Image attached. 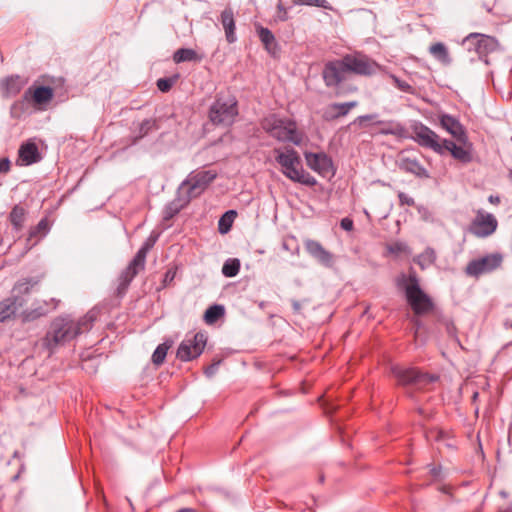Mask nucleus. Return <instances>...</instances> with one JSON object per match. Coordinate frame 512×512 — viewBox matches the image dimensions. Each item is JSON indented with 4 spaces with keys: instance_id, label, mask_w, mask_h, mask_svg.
Here are the masks:
<instances>
[{
    "instance_id": "1",
    "label": "nucleus",
    "mask_w": 512,
    "mask_h": 512,
    "mask_svg": "<svg viewBox=\"0 0 512 512\" xmlns=\"http://www.w3.org/2000/svg\"><path fill=\"white\" fill-rule=\"evenodd\" d=\"M381 66L361 52L345 54L339 59L324 64L322 78L328 88H337L348 79L350 74L357 76L374 75Z\"/></svg>"
},
{
    "instance_id": "2",
    "label": "nucleus",
    "mask_w": 512,
    "mask_h": 512,
    "mask_svg": "<svg viewBox=\"0 0 512 512\" xmlns=\"http://www.w3.org/2000/svg\"><path fill=\"white\" fill-rule=\"evenodd\" d=\"M95 319L96 314L93 311H89L78 320H74L68 315L57 317L51 323L50 330L43 339V346L53 352L59 345H63L79 334L89 331Z\"/></svg>"
},
{
    "instance_id": "3",
    "label": "nucleus",
    "mask_w": 512,
    "mask_h": 512,
    "mask_svg": "<svg viewBox=\"0 0 512 512\" xmlns=\"http://www.w3.org/2000/svg\"><path fill=\"white\" fill-rule=\"evenodd\" d=\"M398 289L402 290L409 306L415 315H424L434 309L432 298L422 290L417 274L412 271L409 274L401 273L395 279Z\"/></svg>"
},
{
    "instance_id": "4",
    "label": "nucleus",
    "mask_w": 512,
    "mask_h": 512,
    "mask_svg": "<svg viewBox=\"0 0 512 512\" xmlns=\"http://www.w3.org/2000/svg\"><path fill=\"white\" fill-rule=\"evenodd\" d=\"M260 125L270 137L279 142L292 143L296 146L303 143L304 132L292 118L269 114L261 120Z\"/></svg>"
},
{
    "instance_id": "5",
    "label": "nucleus",
    "mask_w": 512,
    "mask_h": 512,
    "mask_svg": "<svg viewBox=\"0 0 512 512\" xmlns=\"http://www.w3.org/2000/svg\"><path fill=\"white\" fill-rule=\"evenodd\" d=\"M273 152L275 161L279 164L280 170L286 178L309 187L317 184V180L304 170L300 155L295 149L289 147L275 148Z\"/></svg>"
},
{
    "instance_id": "6",
    "label": "nucleus",
    "mask_w": 512,
    "mask_h": 512,
    "mask_svg": "<svg viewBox=\"0 0 512 512\" xmlns=\"http://www.w3.org/2000/svg\"><path fill=\"white\" fill-rule=\"evenodd\" d=\"M238 116V101L231 94L219 93L208 111V118L215 126L229 127Z\"/></svg>"
},
{
    "instance_id": "7",
    "label": "nucleus",
    "mask_w": 512,
    "mask_h": 512,
    "mask_svg": "<svg viewBox=\"0 0 512 512\" xmlns=\"http://www.w3.org/2000/svg\"><path fill=\"white\" fill-rule=\"evenodd\" d=\"M391 373L400 386L423 390L438 380V376L421 371L416 367L393 366Z\"/></svg>"
},
{
    "instance_id": "8",
    "label": "nucleus",
    "mask_w": 512,
    "mask_h": 512,
    "mask_svg": "<svg viewBox=\"0 0 512 512\" xmlns=\"http://www.w3.org/2000/svg\"><path fill=\"white\" fill-rule=\"evenodd\" d=\"M215 178L216 173L211 170L190 173L178 189V194L183 196V204L201 195Z\"/></svg>"
},
{
    "instance_id": "9",
    "label": "nucleus",
    "mask_w": 512,
    "mask_h": 512,
    "mask_svg": "<svg viewBox=\"0 0 512 512\" xmlns=\"http://www.w3.org/2000/svg\"><path fill=\"white\" fill-rule=\"evenodd\" d=\"M147 251V245L140 248L128 266L118 276L116 287V295L118 297H122L126 294L133 279L140 271L144 270Z\"/></svg>"
},
{
    "instance_id": "10",
    "label": "nucleus",
    "mask_w": 512,
    "mask_h": 512,
    "mask_svg": "<svg viewBox=\"0 0 512 512\" xmlns=\"http://www.w3.org/2000/svg\"><path fill=\"white\" fill-rule=\"evenodd\" d=\"M206 343L207 336L203 332L186 335L177 349V358L184 362L198 358L204 351Z\"/></svg>"
},
{
    "instance_id": "11",
    "label": "nucleus",
    "mask_w": 512,
    "mask_h": 512,
    "mask_svg": "<svg viewBox=\"0 0 512 512\" xmlns=\"http://www.w3.org/2000/svg\"><path fill=\"white\" fill-rule=\"evenodd\" d=\"M412 139L424 148L431 149L432 151L442 155L443 140L428 126L421 122H415L411 126Z\"/></svg>"
},
{
    "instance_id": "12",
    "label": "nucleus",
    "mask_w": 512,
    "mask_h": 512,
    "mask_svg": "<svg viewBox=\"0 0 512 512\" xmlns=\"http://www.w3.org/2000/svg\"><path fill=\"white\" fill-rule=\"evenodd\" d=\"M502 262L503 257L500 253L488 254L470 261L465 268V273L468 276L478 278L481 275L495 271L501 266Z\"/></svg>"
},
{
    "instance_id": "13",
    "label": "nucleus",
    "mask_w": 512,
    "mask_h": 512,
    "mask_svg": "<svg viewBox=\"0 0 512 512\" xmlns=\"http://www.w3.org/2000/svg\"><path fill=\"white\" fill-rule=\"evenodd\" d=\"M497 227L498 221L495 216L479 209L470 224L469 231L478 238H486L491 236L497 230Z\"/></svg>"
},
{
    "instance_id": "14",
    "label": "nucleus",
    "mask_w": 512,
    "mask_h": 512,
    "mask_svg": "<svg viewBox=\"0 0 512 512\" xmlns=\"http://www.w3.org/2000/svg\"><path fill=\"white\" fill-rule=\"evenodd\" d=\"M442 155L446 152H450L452 157L461 163L467 164L472 162V144L467 139L466 144L457 145L451 140L444 139L442 145Z\"/></svg>"
},
{
    "instance_id": "15",
    "label": "nucleus",
    "mask_w": 512,
    "mask_h": 512,
    "mask_svg": "<svg viewBox=\"0 0 512 512\" xmlns=\"http://www.w3.org/2000/svg\"><path fill=\"white\" fill-rule=\"evenodd\" d=\"M305 160L310 169L317 172L321 176L332 174L333 164L331 158L323 153H305Z\"/></svg>"
},
{
    "instance_id": "16",
    "label": "nucleus",
    "mask_w": 512,
    "mask_h": 512,
    "mask_svg": "<svg viewBox=\"0 0 512 512\" xmlns=\"http://www.w3.org/2000/svg\"><path fill=\"white\" fill-rule=\"evenodd\" d=\"M440 124L443 129L452 135L460 144L467 143V133L464 126L453 116L443 114L440 116Z\"/></svg>"
},
{
    "instance_id": "17",
    "label": "nucleus",
    "mask_w": 512,
    "mask_h": 512,
    "mask_svg": "<svg viewBox=\"0 0 512 512\" xmlns=\"http://www.w3.org/2000/svg\"><path fill=\"white\" fill-rule=\"evenodd\" d=\"M466 41L473 42L476 52L482 56L494 52L498 48V41L491 36L471 33L466 37Z\"/></svg>"
},
{
    "instance_id": "18",
    "label": "nucleus",
    "mask_w": 512,
    "mask_h": 512,
    "mask_svg": "<svg viewBox=\"0 0 512 512\" xmlns=\"http://www.w3.org/2000/svg\"><path fill=\"white\" fill-rule=\"evenodd\" d=\"M304 247L307 253L325 266L333 264V255L327 251L320 242L312 239L304 241Z\"/></svg>"
},
{
    "instance_id": "19",
    "label": "nucleus",
    "mask_w": 512,
    "mask_h": 512,
    "mask_svg": "<svg viewBox=\"0 0 512 512\" xmlns=\"http://www.w3.org/2000/svg\"><path fill=\"white\" fill-rule=\"evenodd\" d=\"M54 97V91L48 86H31L25 93V100L32 101L35 105H43L50 102Z\"/></svg>"
},
{
    "instance_id": "20",
    "label": "nucleus",
    "mask_w": 512,
    "mask_h": 512,
    "mask_svg": "<svg viewBox=\"0 0 512 512\" xmlns=\"http://www.w3.org/2000/svg\"><path fill=\"white\" fill-rule=\"evenodd\" d=\"M41 156L37 145L28 141L23 143L18 151L17 163L22 166H29L40 161Z\"/></svg>"
},
{
    "instance_id": "21",
    "label": "nucleus",
    "mask_w": 512,
    "mask_h": 512,
    "mask_svg": "<svg viewBox=\"0 0 512 512\" xmlns=\"http://www.w3.org/2000/svg\"><path fill=\"white\" fill-rule=\"evenodd\" d=\"M357 105V101L332 103L325 108L323 112V118L327 121H331L340 117H344L350 112L351 109L357 107Z\"/></svg>"
},
{
    "instance_id": "22",
    "label": "nucleus",
    "mask_w": 512,
    "mask_h": 512,
    "mask_svg": "<svg viewBox=\"0 0 512 512\" xmlns=\"http://www.w3.org/2000/svg\"><path fill=\"white\" fill-rule=\"evenodd\" d=\"M400 170L413 174L419 178H429V173L425 167L415 158L401 157L398 162Z\"/></svg>"
},
{
    "instance_id": "23",
    "label": "nucleus",
    "mask_w": 512,
    "mask_h": 512,
    "mask_svg": "<svg viewBox=\"0 0 512 512\" xmlns=\"http://www.w3.org/2000/svg\"><path fill=\"white\" fill-rule=\"evenodd\" d=\"M220 21L225 31L226 40L229 43H234L237 37L233 10L231 8L224 9L220 15Z\"/></svg>"
},
{
    "instance_id": "24",
    "label": "nucleus",
    "mask_w": 512,
    "mask_h": 512,
    "mask_svg": "<svg viewBox=\"0 0 512 512\" xmlns=\"http://www.w3.org/2000/svg\"><path fill=\"white\" fill-rule=\"evenodd\" d=\"M26 83L27 81L18 75L7 77L1 83L3 95L5 97L17 95Z\"/></svg>"
},
{
    "instance_id": "25",
    "label": "nucleus",
    "mask_w": 512,
    "mask_h": 512,
    "mask_svg": "<svg viewBox=\"0 0 512 512\" xmlns=\"http://www.w3.org/2000/svg\"><path fill=\"white\" fill-rule=\"evenodd\" d=\"M255 29L266 51L274 56L278 50L274 34L268 28H265L260 24H255Z\"/></svg>"
},
{
    "instance_id": "26",
    "label": "nucleus",
    "mask_w": 512,
    "mask_h": 512,
    "mask_svg": "<svg viewBox=\"0 0 512 512\" xmlns=\"http://www.w3.org/2000/svg\"><path fill=\"white\" fill-rule=\"evenodd\" d=\"M375 125L379 126V130L377 132H373L372 135L382 134L401 137L405 133L403 125L393 120L375 121Z\"/></svg>"
},
{
    "instance_id": "27",
    "label": "nucleus",
    "mask_w": 512,
    "mask_h": 512,
    "mask_svg": "<svg viewBox=\"0 0 512 512\" xmlns=\"http://www.w3.org/2000/svg\"><path fill=\"white\" fill-rule=\"evenodd\" d=\"M22 306L17 297H9L0 302V323L15 315L18 307Z\"/></svg>"
},
{
    "instance_id": "28",
    "label": "nucleus",
    "mask_w": 512,
    "mask_h": 512,
    "mask_svg": "<svg viewBox=\"0 0 512 512\" xmlns=\"http://www.w3.org/2000/svg\"><path fill=\"white\" fill-rule=\"evenodd\" d=\"M201 60L202 56L191 48H180L173 54V61L177 64L182 62H199Z\"/></svg>"
},
{
    "instance_id": "29",
    "label": "nucleus",
    "mask_w": 512,
    "mask_h": 512,
    "mask_svg": "<svg viewBox=\"0 0 512 512\" xmlns=\"http://www.w3.org/2000/svg\"><path fill=\"white\" fill-rule=\"evenodd\" d=\"M430 54L443 65H449L451 58L445 44L437 42L429 47Z\"/></svg>"
},
{
    "instance_id": "30",
    "label": "nucleus",
    "mask_w": 512,
    "mask_h": 512,
    "mask_svg": "<svg viewBox=\"0 0 512 512\" xmlns=\"http://www.w3.org/2000/svg\"><path fill=\"white\" fill-rule=\"evenodd\" d=\"M436 261V252L428 247L416 259V263L422 268H426Z\"/></svg>"
},
{
    "instance_id": "31",
    "label": "nucleus",
    "mask_w": 512,
    "mask_h": 512,
    "mask_svg": "<svg viewBox=\"0 0 512 512\" xmlns=\"http://www.w3.org/2000/svg\"><path fill=\"white\" fill-rule=\"evenodd\" d=\"M25 209L21 206L16 205L10 213V221L16 230H20L23 227L25 220Z\"/></svg>"
},
{
    "instance_id": "32",
    "label": "nucleus",
    "mask_w": 512,
    "mask_h": 512,
    "mask_svg": "<svg viewBox=\"0 0 512 512\" xmlns=\"http://www.w3.org/2000/svg\"><path fill=\"white\" fill-rule=\"evenodd\" d=\"M224 314V308L221 305L210 306L204 314V320L208 324L215 323Z\"/></svg>"
},
{
    "instance_id": "33",
    "label": "nucleus",
    "mask_w": 512,
    "mask_h": 512,
    "mask_svg": "<svg viewBox=\"0 0 512 512\" xmlns=\"http://www.w3.org/2000/svg\"><path fill=\"white\" fill-rule=\"evenodd\" d=\"M240 261L236 258L228 259L222 267V273L226 277H234L239 273Z\"/></svg>"
},
{
    "instance_id": "34",
    "label": "nucleus",
    "mask_w": 512,
    "mask_h": 512,
    "mask_svg": "<svg viewBox=\"0 0 512 512\" xmlns=\"http://www.w3.org/2000/svg\"><path fill=\"white\" fill-rule=\"evenodd\" d=\"M292 3L298 6H314L326 10H334L333 6L327 0H292Z\"/></svg>"
},
{
    "instance_id": "35",
    "label": "nucleus",
    "mask_w": 512,
    "mask_h": 512,
    "mask_svg": "<svg viewBox=\"0 0 512 512\" xmlns=\"http://www.w3.org/2000/svg\"><path fill=\"white\" fill-rule=\"evenodd\" d=\"M183 196L178 194V199L176 201L171 202L165 209L164 218L166 220L172 218L176 215L184 206L187 204H183Z\"/></svg>"
},
{
    "instance_id": "36",
    "label": "nucleus",
    "mask_w": 512,
    "mask_h": 512,
    "mask_svg": "<svg viewBox=\"0 0 512 512\" xmlns=\"http://www.w3.org/2000/svg\"><path fill=\"white\" fill-rule=\"evenodd\" d=\"M169 348L170 345L167 343L158 345L152 354V362L157 366L161 365L165 361Z\"/></svg>"
},
{
    "instance_id": "37",
    "label": "nucleus",
    "mask_w": 512,
    "mask_h": 512,
    "mask_svg": "<svg viewBox=\"0 0 512 512\" xmlns=\"http://www.w3.org/2000/svg\"><path fill=\"white\" fill-rule=\"evenodd\" d=\"M236 216V212L233 210L227 211L219 220V231L221 233H227L232 225L233 219Z\"/></svg>"
},
{
    "instance_id": "38",
    "label": "nucleus",
    "mask_w": 512,
    "mask_h": 512,
    "mask_svg": "<svg viewBox=\"0 0 512 512\" xmlns=\"http://www.w3.org/2000/svg\"><path fill=\"white\" fill-rule=\"evenodd\" d=\"M397 89L408 94H415V89L406 81L401 80L394 74L389 76Z\"/></svg>"
},
{
    "instance_id": "39",
    "label": "nucleus",
    "mask_w": 512,
    "mask_h": 512,
    "mask_svg": "<svg viewBox=\"0 0 512 512\" xmlns=\"http://www.w3.org/2000/svg\"><path fill=\"white\" fill-rule=\"evenodd\" d=\"M375 121H380L377 114H367L358 116L353 124H358L360 127H367L368 125H375Z\"/></svg>"
},
{
    "instance_id": "40",
    "label": "nucleus",
    "mask_w": 512,
    "mask_h": 512,
    "mask_svg": "<svg viewBox=\"0 0 512 512\" xmlns=\"http://www.w3.org/2000/svg\"><path fill=\"white\" fill-rule=\"evenodd\" d=\"M26 102H29V100H25L23 97L21 100L13 103L10 109V113L13 118L19 119L23 115L26 109Z\"/></svg>"
},
{
    "instance_id": "41",
    "label": "nucleus",
    "mask_w": 512,
    "mask_h": 512,
    "mask_svg": "<svg viewBox=\"0 0 512 512\" xmlns=\"http://www.w3.org/2000/svg\"><path fill=\"white\" fill-rule=\"evenodd\" d=\"M49 230V224L47 219H41L39 223L30 231V238L36 237L37 235L44 236Z\"/></svg>"
},
{
    "instance_id": "42",
    "label": "nucleus",
    "mask_w": 512,
    "mask_h": 512,
    "mask_svg": "<svg viewBox=\"0 0 512 512\" xmlns=\"http://www.w3.org/2000/svg\"><path fill=\"white\" fill-rule=\"evenodd\" d=\"M47 313V310L39 307L33 310H26L23 312V320L24 321H33L41 316H44Z\"/></svg>"
},
{
    "instance_id": "43",
    "label": "nucleus",
    "mask_w": 512,
    "mask_h": 512,
    "mask_svg": "<svg viewBox=\"0 0 512 512\" xmlns=\"http://www.w3.org/2000/svg\"><path fill=\"white\" fill-rule=\"evenodd\" d=\"M47 313V310L39 307L33 310H26L23 312V320L24 321H33L41 316H44Z\"/></svg>"
},
{
    "instance_id": "44",
    "label": "nucleus",
    "mask_w": 512,
    "mask_h": 512,
    "mask_svg": "<svg viewBox=\"0 0 512 512\" xmlns=\"http://www.w3.org/2000/svg\"><path fill=\"white\" fill-rule=\"evenodd\" d=\"M47 313V310L39 307L33 310H26L23 312V320L24 321H33L41 316H44Z\"/></svg>"
},
{
    "instance_id": "45",
    "label": "nucleus",
    "mask_w": 512,
    "mask_h": 512,
    "mask_svg": "<svg viewBox=\"0 0 512 512\" xmlns=\"http://www.w3.org/2000/svg\"><path fill=\"white\" fill-rule=\"evenodd\" d=\"M174 83L175 79L173 78H160L157 80L156 85L161 92H168L172 88Z\"/></svg>"
},
{
    "instance_id": "46",
    "label": "nucleus",
    "mask_w": 512,
    "mask_h": 512,
    "mask_svg": "<svg viewBox=\"0 0 512 512\" xmlns=\"http://www.w3.org/2000/svg\"><path fill=\"white\" fill-rule=\"evenodd\" d=\"M408 246L403 242H394L388 246V251L392 254L408 253Z\"/></svg>"
},
{
    "instance_id": "47",
    "label": "nucleus",
    "mask_w": 512,
    "mask_h": 512,
    "mask_svg": "<svg viewBox=\"0 0 512 512\" xmlns=\"http://www.w3.org/2000/svg\"><path fill=\"white\" fill-rule=\"evenodd\" d=\"M289 18L287 9L282 5L281 2L277 5V15H276V21H287Z\"/></svg>"
},
{
    "instance_id": "48",
    "label": "nucleus",
    "mask_w": 512,
    "mask_h": 512,
    "mask_svg": "<svg viewBox=\"0 0 512 512\" xmlns=\"http://www.w3.org/2000/svg\"><path fill=\"white\" fill-rule=\"evenodd\" d=\"M398 199H399V203L401 206H404V205L414 206L415 205L414 199L404 192L398 193Z\"/></svg>"
},
{
    "instance_id": "49",
    "label": "nucleus",
    "mask_w": 512,
    "mask_h": 512,
    "mask_svg": "<svg viewBox=\"0 0 512 512\" xmlns=\"http://www.w3.org/2000/svg\"><path fill=\"white\" fill-rule=\"evenodd\" d=\"M35 284H36V282L31 283V281H26L24 283H18L15 286V290H19L20 293L28 294L31 290V287Z\"/></svg>"
},
{
    "instance_id": "50",
    "label": "nucleus",
    "mask_w": 512,
    "mask_h": 512,
    "mask_svg": "<svg viewBox=\"0 0 512 512\" xmlns=\"http://www.w3.org/2000/svg\"><path fill=\"white\" fill-rule=\"evenodd\" d=\"M221 361L218 360V361H215L213 362L211 365H209L206 369H205V374L206 376L208 377H212L218 370V367L220 365Z\"/></svg>"
},
{
    "instance_id": "51",
    "label": "nucleus",
    "mask_w": 512,
    "mask_h": 512,
    "mask_svg": "<svg viewBox=\"0 0 512 512\" xmlns=\"http://www.w3.org/2000/svg\"><path fill=\"white\" fill-rule=\"evenodd\" d=\"M10 170V161L7 158H0V173H7Z\"/></svg>"
},
{
    "instance_id": "52",
    "label": "nucleus",
    "mask_w": 512,
    "mask_h": 512,
    "mask_svg": "<svg viewBox=\"0 0 512 512\" xmlns=\"http://www.w3.org/2000/svg\"><path fill=\"white\" fill-rule=\"evenodd\" d=\"M342 229L350 231L353 229V221L350 218H343L340 222Z\"/></svg>"
},
{
    "instance_id": "53",
    "label": "nucleus",
    "mask_w": 512,
    "mask_h": 512,
    "mask_svg": "<svg viewBox=\"0 0 512 512\" xmlns=\"http://www.w3.org/2000/svg\"><path fill=\"white\" fill-rule=\"evenodd\" d=\"M430 475L437 479L441 476V467L440 466H432L429 470Z\"/></svg>"
},
{
    "instance_id": "54",
    "label": "nucleus",
    "mask_w": 512,
    "mask_h": 512,
    "mask_svg": "<svg viewBox=\"0 0 512 512\" xmlns=\"http://www.w3.org/2000/svg\"><path fill=\"white\" fill-rule=\"evenodd\" d=\"M151 126H152V121L151 120H145L141 124V131H144V133L146 134L147 131L151 128Z\"/></svg>"
},
{
    "instance_id": "55",
    "label": "nucleus",
    "mask_w": 512,
    "mask_h": 512,
    "mask_svg": "<svg viewBox=\"0 0 512 512\" xmlns=\"http://www.w3.org/2000/svg\"><path fill=\"white\" fill-rule=\"evenodd\" d=\"M488 201L491 203V204H494V205H497L500 203V198L499 196H495V195H490L489 198H488Z\"/></svg>"
},
{
    "instance_id": "56",
    "label": "nucleus",
    "mask_w": 512,
    "mask_h": 512,
    "mask_svg": "<svg viewBox=\"0 0 512 512\" xmlns=\"http://www.w3.org/2000/svg\"><path fill=\"white\" fill-rule=\"evenodd\" d=\"M504 325H505L506 328H511L512 329V321L511 320H506Z\"/></svg>"
},
{
    "instance_id": "57",
    "label": "nucleus",
    "mask_w": 512,
    "mask_h": 512,
    "mask_svg": "<svg viewBox=\"0 0 512 512\" xmlns=\"http://www.w3.org/2000/svg\"><path fill=\"white\" fill-rule=\"evenodd\" d=\"M51 301L53 302V309H55L59 303L58 300H55V299H51Z\"/></svg>"
},
{
    "instance_id": "58",
    "label": "nucleus",
    "mask_w": 512,
    "mask_h": 512,
    "mask_svg": "<svg viewBox=\"0 0 512 512\" xmlns=\"http://www.w3.org/2000/svg\"><path fill=\"white\" fill-rule=\"evenodd\" d=\"M177 512H193L192 509H188V508H185V509H180L179 511Z\"/></svg>"
},
{
    "instance_id": "59",
    "label": "nucleus",
    "mask_w": 512,
    "mask_h": 512,
    "mask_svg": "<svg viewBox=\"0 0 512 512\" xmlns=\"http://www.w3.org/2000/svg\"><path fill=\"white\" fill-rule=\"evenodd\" d=\"M478 397V392H475L473 395V399L475 400Z\"/></svg>"
},
{
    "instance_id": "60",
    "label": "nucleus",
    "mask_w": 512,
    "mask_h": 512,
    "mask_svg": "<svg viewBox=\"0 0 512 512\" xmlns=\"http://www.w3.org/2000/svg\"><path fill=\"white\" fill-rule=\"evenodd\" d=\"M441 491L444 492V493H447V488L443 487V488H441Z\"/></svg>"
},
{
    "instance_id": "61",
    "label": "nucleus",
    "mask_w": 512,
    "mask_h": 512,
    "mask_svg": "<svg viewBox=\"0 0 512 512\" xmlns=\"http://www.w3.org/2000/svg\"><path fill=\"white\" fill-rule=\"evenodd\" d=\"M509 178L512 180V169L509 172Z\"/></svg>"
}]
</instances>
